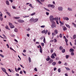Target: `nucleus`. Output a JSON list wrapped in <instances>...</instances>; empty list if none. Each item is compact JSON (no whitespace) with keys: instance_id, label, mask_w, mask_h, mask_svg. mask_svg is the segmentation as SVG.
Here are the masks:
<instances>
[{"instance_id":"nucleus-31","label":"nucleus","mask_w":76,"mask_h":76,"mask_svg":"<svg viewBox=\"0 0 76 76\" xmlns=\"http://www.w3.org/2000/svg\"><path fill=\"white\" fill-rule=\"evenodd\" d=\"M0 56L1 57H2L3 58H4V56L1 54H0Z\"/></svg>"},{"instance_id":"nucleus-46","label":"nucleus","mask_w":76,"mask_h":76,"mask_svg":"<svg viewBox=\"0 0 76 76\" xmlns=\"http://www.w3.org/2000/svg\"><path fill=\"white\" fill-rule=\"evenodd\" d=\"M9 25H10V26H11L12 25V23H9Z\"/></svg>"},{"instance_id":"nucleus-60","label":"nucleus","mask_w":76,"mask_h":76,"mask_svg":"<svg viewBox=\"0 0 76 76\" xmlns=\"http://www.w3.org/2000/svg\"><path fill=\"white\" fill-rule=\"evenodd\" d=\"M56 70H57V68H56V67H55L54 69V71H56Z\"/></svg>"},{"instance_id":"nucleus-63","label":"nucleus","mask_w":76,"mask_h":76,"mask_svg":"<svg viewBox=\"0 0 76 76\" xmlns=\"http://www.w3.org/2000/svg\"><path fill=\"white\" fill-rule=\"evenodd\" d=\"M46 14L47 15H49V12H46Z\"/></svg>"},{"instance_id":"nucleus-27","label":"nucleus","mask_w":76,"mask_h":76,"mask_svg":"<svg viewBox=\"0 0 76 76\" xmlns=\"http://www.w3.org/2000/svg\"><path fill=\"white\" fill-rule=\"evenodd\" d=\"M68 10L69 11H72V8H68Z\"/></svg>"},{"instance_id":"nucleus-53","label":"nucleus","mask_w":76,"mask_h":76,"mask_svg":"<svg viewBox=\"0 0 76 76\" xmlns=\"http://www.w3.org/2000/svg\"><path fill=\"white\" fill-rule=\"evenodd\" d=\"M59 23H60L61 24H62V25H63V24H64L63 23L61 22V21H59Z\"/></svg>"},{"instance_id":"nucleus-28","label":"nucleus","mask_w":76,"mask_h":76,"mask_svg":"<svg viewBox=\"0 0 76 76\" xmlns=\"http://www.w3.org/2000/svg\"><path fill=\"white\" fill-rule=\"evenodd\" d=\"M44 9H45V10H46L47 11H48V12H50V10H49L45 8V7H44Z\"/></svg>"},{"instance_id":"nucleus-42","label":"nucleus","mask_w":76,"mask_h":76,"mask_svg":"<svg viewBox=\"0 0 76 76\" xmlns=\"http://www.w3.org/2000/svg\"><path fill=\"white\" fill-rule=\"evenodd\" d=\"M12 7L13 9H16V7H15V6H12Z\"/></svg>"},{"instance_id":"nucleus-7","label":"nucleus","mask_w":76,"mask_h":76,"mask_svg":"<svg viewBox=\"0 0 76 76\" xmlns=\"http://www.w3.org/2000/svg\"><path fill=\"white\" fill-rule=\"evenodd\" d=\"M64 20H69V19L67 17H64Z\"/></svg>"},{"instance_id":"nucleus-33","label":"nucleus","mask_w":76,"mask_h":76,"mask_svg":"<svg viewBox=\"0 0 76 76\" xmlns=\"http://www.w3.org/2000/svg\"><path fill=\"white\" fill-rule=\"evenodd\" d=\"M74 52H72L71 53V56H74Z\"/></svg>"},{"instance_id":"nucleus-59","label":"nucleus","mask_w":76,"mask_h":76,"mask_svg":"<svg viewBox=\"0 0 76 76\" xmlns=\"http://www.w3.org/2000/svg\"><path fill=\"white\" fill-rule=\"evenodd\" d=\"M56 22L57 24H58H58H59V23H58V20H56Z\"/></svg>"},{"instance_id":"nucleus-14","label":"nucleus","mask_w":76,"mask_h":76,"mask_svg":"<svg viewBox=\"0 0 76 76\" xmlns=\"http://www.w3.org/2000/svg\"><path fill=\"white\" fill-rule=\"evenodd\" d=\"M51 58H53V59H54L55 58V56H54L53 54H52V56H51Z\"/></svg>"},{"instance_id":"nucleus-38","label":"nucleus","mask_w":76,"mask_h":76,"mask_svg":"<svg viewBox=\"0 0 76 76\" xmlns=\"http://www.w3.org/2000/svg\"><path fill=\"white\" fill-rule=\"evenodd\" d=\"M10 49L12 50V51H14V52H15V50H13V49L12 47H10Z\"/></svg>"},{"instance_id":"nucleus-58","label":"nucleus","mask_w":76,"mask_h":76,"mask_svg":"<svg viewBox=\"0 0 76 76\" xmlns=\"http://www.w3.org/2000/svg\"><path fill=\"white\" fill-rule=\"evenodd\" d=\"M36 44H39V42H37L36 43Z\"/></svg>"},{"instance_id":"nucleus-16","label":"nucleus","mask_w":76,"mask_h":76,"mask_svg":"<svg viewBox=\"0 0 76 76\" xmlns=\"http://www.w3.org/2000/svg\"><path fill=\"white\" fill-rule=\"evenodd\" d=\"M52 64L53 65V66H55V65L56 64V62H54L52 63Z\"/></svg>"},{"instance_id":"nucleus-12","label":"nucleus","mask_w":76,"mask_h":76,"mask_svg":"<svg viewBox=\"0 0 76 76\" xmlns=\"http://www.w3.org/2000/svg\"><path fill=\"white\" fill-rule=\"evenodd\" d=\"M53 60L51 59L48 62V63L49 64H51V63H53Z\"/></svg>"},{"instance_id":"nucleus-3","label":"nucleus","mask_w":76,"mask_h":76,"mask_svg":"<svg viewBox=\"0 0 76 76\" xmlns=\"http://www.w3.org/2000/svg\"><path fill=\"white\" fill-rule=\"evenodd\" d=\"M48 7H52L53 9H54L55 7V6L54 5L49 4L48 5Z\"/></svg>"},{"instance_id":"nucleus-19","label":"nucleus","mask_w":76,"mask_h":76,"mask_svg":"<svg viewBox=\"0 0 76 76\" xmlns=\"http://www.w3.org/2000/svg\"><path fill=\"white\" fill-rule=\"evenodd\" d=\"M63 30L64 31H65L66 30H67V28L66 27H64V28H63Z\"/></svg>"},{"instance_id":"nucleus-29","label":"nucleus","mask_w":76,"mask_h":76,"mask_svg":"<svg viewBox=\"0 0 76 76\" xmlns=\"http://www.w3.org/2000/svg\"><path fill=\"white\" fill-rule=\"evenodd\" d=\"M40 52L41 53H42V49H40L39 50Z\"/></svg>"},{"instance_id":"nucleus-24","label":"nucleus","mask_w":76,"mask_h":76,"mask_svg":"<svg viewBox=\"0 0 76 76\" xmlns=\"http://www.w3.org/2000/svg\"><path fill=\"white\" fill-rule=\"evenodd\" d=\"M10 28H15V26L13 25H12L10 26Z\"/></svg>"},{"instance_id":"nucleus-34","label":"nucleus","mask_w":76,"mask_h":76,"mask_svg":"<svg viewBox=\"0 0 76 76\" xmlns=\"http://www.w3.org/2000/svg\"><path fill=\"white\" fill-rule=\"evenodd\" d=\"M57 39H54V42H57Z\"/></svg>"},{"instance_id":"nucleus-44","label":"nucleus","mask_w":76,"mask_h":76,"mask_svg":"<svg viewBox=\"0 0 76 76\" xmlns=\"http://www.w3.org/2000/svg\"><path fill=\"white\" fill-rule=\"evenodd\" d=\"M48 32V30H46V31L45 30V34H47V32Z\"/></svg>"},{"instance_id":"nucleus-41","label":"nucleus","mask_w":76,"mask_h":76,"mask_svg":"<svg viewBox=\"0 0 76 76\" xmlns=\"http://www.w3.org/2000/svg\"><path fill=\"white\" fill-rule=\"evenodd\" d=\"M41 44L42 47H44V43H41Z\"/></svg>"},{"instance_id":"nucleus-1","label":"nucleus","mask_w":76,"mask_h":76,"mask_svg":"<svg viewBox=\"0 0 76 76\" xmlns=\"http://www.w3.org/2000/svg\"><path fill=\"white\" fill-rule=\"evenodd\" d=\"M51 22L52 23L51 25V27L52 28H56V25L55 24V23L54 21H51Z\"/></svg>"},{"instance_id":"nucleus-52","label":"nucleus","mask_w":76,"mask_h":76,"mask_svg":"<svg viewBox=\"0 0 76 76\" xmlns=\"http://www.w3.org/2000/svg\"><path fill=\"white\" fill-rule=\"evenodd\" d=\"M19 70H21V68H20V67H18V69H17V70L18 71H19Z\"/></svg>"},{"instance_id":"nucleus-51","label":"nucleus","mask_w":76,"mask_h":76,"mask_svg":"<svg viewBox=\"0 0 76 76\" xmlns=\"http://www.w3.org/2000/svg\"><path fill=\"white\" fill-rule=\"evenodd\" d=\"M56 60H59V57H56Z\"/></svg>"},{"instance_id":"nucleus-9","label":"nucleus","mask_w":76,"mask_h":76,"mask_svg":"<svg viewBox=\"0 0 76 76\" xmlns=\"http://www.w3.org/2000/svg\"><path fill=\"white\" fill-rule=\"evenodd\" d=\"M58 9L60 11H62L63 10V8L62 7H59L58 8Z\"/></svg>"},{"instance_id":"nucleus-15","label":"nucleus","mask_w":76,"mask_h":76,"mask_svg":"<svg viewBox=\"0 0 76 76\" xmlns=\"http://www.w3.org/2000/svg\"><path fill=\"white\" fill-rule=\"evenodd\" d=\"M54 33L55 34H58V31L57 30H55Z\"/></svg>"},{"instance_id":"nucleus-64","label":"nucleus","mask_w":76,"mask_h":76,"mask_svg":"<svg viewBox=\"0 0 76 76\" xmlns=\"http://www.w3.org/2000/svg\"><path fill=\"white\" fill-rule=\"evenodd\" d=\"M16 76H19V75L18 74H17L16 73L15 75Z\"/></svg>"},{"instance_id":"nucleus-43","label":"nucleus","mask_w":76,"mask_h":76,"mask_svg":"<svg viewBox=\"0 0 76 76\" xmlns=\"http://www.w3.org/2000/svg\"><path fill=\"white\" fill-rule=\"evenodd\" d=\"M0 19L1 21H2L3 20V18H2V17L0 16Z\"/></svg>"},{"instance_id":"nucleus-4","label":"nucleus","mask_w":76,"mask_h":76,"mask_svg":"<svg viewBox=\"0 0 76 76\" xmlns=\"http://www.w3.org/2000/svg\"><path fill=\"white\" fill-rule=\"evenodd\" d=\"M1 69L2 70L3 72H5L6 74H7V75H8V73H7L6 72V69H5L4 68L1 67Z\"/></svg>"},{"instance_id":"nucleus-50","label":"nucleus","mask_w":76,"mask_h":76,"mask_svg":"<svg viewBox=\"0 0 76 76\" xmlns=\"http://www.w3.org/2000/svg\"><path fill=\"white\" fill-rule=\"evenodd\" d=\"M66 58H69V55H66Z\"/></svg>"},{"instance_id":"nucleus-2","label":"nucleus","mask_w":76,"mask_h":76,"mask_svg":"<svg viewBox=\"0 0 76 76\" xmlns=\"http://www.w3.org/2000/svg\"><path fill=\"white\" fill-rule=\"evenodd\" d=\"M50 21L51 22V21H53V20H56V18H53V16L51 15L50 17Z\"/></svg>"},{"instance_id":"nucleus-13","label":"nucleus","mask_w":76,"mask_h":76,"mask_svg":"<svg viewBox=\"0 0 76 76\" xmlns=\"http://www.w3.org/2000/svg\"><path fill=\"white\" fill-rule=\"evenodd\" d=\"M6 4L8 6H9L10 5V4H9V1H6Z\"/></svg>"},{"instance_id":"nucleus-56","label":"nucleus","mask_w":76,"mask_h":76,"mask_svg":"<svg viewBox=\"0 0 76 76\" xmlns=\"http://www.w3.org/2000/svg\"><path fill=\"white\" fill-rule=\"evenodd\" d=\"M58 64H61V61H59L58 62Z\"/></svg>"},{"instance_id":"nucleus-21","label":"nucleus","mask_w":76,"mask_h":76,"mask_svg":"<svg viewBox=\"0 0 76 76\" xmlns=\"http://www.w3.org/2000/svg\"><path fill=\"white\" fill-rule=\"evenodd\" d=\"M65 68H66V70H69V71L70 70V69L68 67H65Z\"/></svg>"},{"instance_id":"nucleus-47","label":"nucleus","mask_w":76,"mask_h":76,"mask_svg":"<svg viewBox=\"0 0 76 76\" xmlns=\"http://www.w3.org/2000/svg\"><path fill=\"white\" fill-rule=\"evenodd\" d=\"M59 37L60 38H62V34H60L59 35Z\"/></svg>"},{"instance_id":"nucleus-45","label":"nucleus","mask_w":76,"mask_h":76,"mask_svg":"<svg viewBox=\"0 0 76 76\" xmlns=\"http://www.w3.org/2000/svg\"><path fill=\"white\" fill-rule=\"evenodd\" d=\"M3 36H4V38H5V39H6V38H7V37H6V36H5V35L4 34H3Z\"/></svg>"},{"instance_id":"nucleus-54","label":"nucleus","mask_w":76,"mask_h":76,"mask_svg":"<svg viewBox=\"0 0 76 76\" xmlns=\"http://www.w3.org/2000/svg\"><path fill=\"white\" fill-rule=\"evenodd\" d=\"M15 19H20V17H15Z\"/></svg>"},{"instance_id":"nucleus-35","label":"nucleus","mask_w":76,"mask_h":76,"mask_svg":"<svg viewBox=\"0 0 76 76\" xmlns=\"http://www.w3.org/2000/svg\"><path fill=\"white\" fill-rule=\"evenodd\" d=\"M35 15V13L34 12L31 14V16H33V15Z\"/></svg>"},{"instance_id":"nucleus-62","label":"nucleus","mask_w":76,"mask_h":76,"mask_svg":"<svg viewBox=\"0 0 76 76\" xmlns=\"http://www.w3.org/2000/svg\"><path fill=\"white\" fill-rule=\"evenodd\" d=\"M30 29H30V28H28V29H26V30H27V31H30Z\"/></svg>"},{"instance_id":"nucleus-40","label":"nucleus","mask_w":76,"mask_h":76,"mask_svg":"<svg viewBox=\"0 0 76 76\" xmlns=\"http://www.w3.org/2000/svg\"><path fill=\"white\" fill-rule=\"evenodd\" d=\"M43 42H44V43H45V42H45V38H44Z\"/></svg>"},{"instance_id":"nucleus-10","label":"nucleus","mask_w":76,"mask_h":76,"mask_svg":"<svg viewBox=\"0 0 76 76\" xmlns=\"http://www.w3.org/2000/svg\"><path fill=\"white\" fill-rule=\"evenodd\" d=\"M37 21H38V18L35 19L33 20L34 22H37Z\"/></svg>"},{"instance_id":"nucleus-18","label":"nucleus","mask_w":76,"mask_h":76,"mask_svg":"<svg viewBox=\"0 0 76 76\" xmlns=\"http://www.w3.org/2000/svg\"><path fill=\"white\" fill-rule=\"evenodd\" d=\"M6 29H8V30H10V29L9 28V27H8V26H5Z\"/></svg>"},{"instance_id":"nucleus-39","label":"nucleus","mask_w":76,"mask_h":76,"mask_svg":"<svg viewBox=\"0 0 76 76\" xmlns=\"http://www.w3.org/2000/svg\"><path fill=\"white\" fill-rule=\"evenodd\" d=\"M72 23V24H73V25H74V26L76 28V24H75V23Z\"/></svg>"},{"instance_id":"nucleus-22","label":"nucleus","mask_w":76,"mask_h":76,"mask_svg":"<svg viewBox=\"0 0 76 76\" xmlns=\"http://www.w3.org/2000/svg\"><path fill=\"white\" fill-rule=\"evenodd\" d=\"M63 49V47H62V46H60L59 47V50H62Z\"/></svg>"},{"instance_id":"nucleus-6","label":"nucleus","mask_w":76,"mask_h":76,"mask_svg":"<svg viewBox=\"0 0 76 76\" xmlns=\"http://www.w3.org/2000/svg\"><path fill=\"white\" fill-rule=\"evenodd\" d=\"M51 60V58H50V56H48L47 58L46 59V61H49Z\"/></svg>"},{"instance_id":"nucleus-61","label":"nucleus","mask_w":76,"mask_h":76,"mask_svg":"<svg viewBox=\"0 0 76 76\" xmlns=\"http://www.w3.org/2000/svg\"><path fill=\"white\" fill-rule=\"evenodd\" d=\"M45 27V26L44 25H43V26H41V28H44Z\"/></svg>"},{"instance_id":"nucleus-25","label":"nucleus","mask_w":76,"mask_h":76,"mask_svg":"<svg viewBox=\"0 0 76 76\" xmlns=\"http://www.w3.org/2000/svg\"><path fill=\"white\" fill-rule=\"evenodd\" d=\"M76 35H74L73 36V39H76Z\"/></svg>"},{"instance_id":"nucleus-49","label":"nucleus","mask_w":76,"mask_h":76,"mask_svg":"<svg viewBox=\"0 0 76 76\" xmlns=\"http://www.w3.org/2000/svg\"><path fill=\"white\" fill-rule=\"evenodd\" d=\"M65 41L66 42H68V40L66 39H65Z\"/></svg>"},{"instance_id":"nucleus-57","label":"nucleus","mask_w":76,"mask_h":76,"mask_svg":"<svg viewBox=\"0 0 76 76\" xmlns=\"http://www.w3.org/2000/svg\"><path fill=\"white\" fill-rule=\"evenodd\" d=\"M44 1H45V0H40V1L41 2H42V3H43Z\"/></svg>"},{"instance_id":"nucleus-32","label":"nucleus","mask_w":76,"mask_h":76,"mask_svg":"<svg viewBox=\"0 0 76 76\" xmlns=\"http://www.w3.org/2000/svg\"><path fill=\"white\" fill-rule=\"evenodd\" d=\"M58 72L59 73H60L61 72V69H60V68H59L58 69Z\"/></svg>"},{"instance_id":"nucleus-48","label":"nucleus","mask_w":76,"mask_h":76,"mask_svg":"<svg viewBox=\"0 0 76 76\" xmlns=\"http://www.w3.org/2000/svg\"><path fill=\"white\" fill-rule=\"evenodd\" d=\"M52 54H53V56H55V57H56L57 56V55H56V53H54Z\"/></svg>"},{"instance_id":"nucleus-20","label":"nucleus","mask_w":76,"mask_h":76,"mask_svg":"<svg viewBox=\"0 0 76 76\" xmlns=\"http://www.w3.org/2000/svg\"><path fill=\"white\" fill-rule=\"evenodd\" d=\"M33 20H34V19H33V18H32L30 20V22H32L33 21Z\"/></svg>"},{"instance_id":"nucleus-26","label":"nucleus","mask_w":76,"mask_h":76,"mask_svg":"<svg viewBox=\"0 0 76 76\" xmlns=\"http://www.w3.org/2000/svg\"><path fill=\"white\" fill-rule=\"evenodd\" d=\"M7 15H9V16H11L10 14V13H9V12H7Z\"/></svg>"},{"instance_id":"nucleus-37","label":"nucleus","mask_w":76,"mask_h":76,"mask_svg":"<svg viewBox=\"0 0 76 76\" xmlns=\"http://www.w3.org/2000/svg\"><path fill=\"white\" fill-rule=\"evenodd\" d=\"M45 30H44L43 31H42V34H44L45 33Z\"/></svg>"},{"instance_id":"nucleus-5","label":"nucleus","mask_w":76,"mask_h":76,"mask_svg":"<svg viewBox=\"0 0 76 76\" xmlns=\"http://www.w3.org/2000/svg\"><path fill=\"white\" fill-rule=\"evenodd\" d=\"M18 22L19 23H23L24 22V20L20 19L18 20Z\"/></svg>"},{"instance_id":"nucleus-17","label":"nucleus","mask_w":76,"mask_h":76,"mask_svg":"<svg viewBox=\"0 0 76 76\" xmlns=\"http://www.w3.org/2000/svg\"><path fill=\"white\" fill-rule=\"evenodd\" d=\"M65 25L66 27H67L68 28H70V26H69V25L66 24H65Z\"/></svg>"},{"instance_id":"nucleus-36","label":"nucleus","mask_w":76,"mask_h":76,"mask_svg":"<svg viewBox=\"0 0 76 76\" xmlns=\"http://www.w3.org/2000/svg\"><path fill=\"white\" fill-rule=\"evenodd\" d=\"M62 53H64L65 52V49H63L62 50Z\"/></svg>"},{"instance_id":"nucleus-23","label":"nucleus","mask_w":76,"mask_h":76,"mask_svg":"<svg viewBox=\"0 0 76 76\" xmlns=\"http://www.w3.org/2000/svg\"><path fill=\"white\" fill-rule=\"evenodd\" d=\"M14 31L15 32H18V29H17V28H15V29H14Z\"/></svg>"},{"instance_id":"nucleus-55","label":"nucleus","mask_w":76,"mask_h":76,"mask_svg":"<svg viewBox=\"0 0 76 76\" xmlns=\"http://www.w3.org/2000/svg\"><path fill=\"white\" fill-rule=\"evenodd\" d=\"M34 70L35 71H36V72H37V71H38V70L37 69V68H35L34 69Z\"/></svg>"},{"instance_id":"nucleus-8","label":"nucleus","mask_w":76,"mask_h":76,"mask_svg":"<svg viewBox=\"0 0 76 76\" xmlns=\"http://www.w3.org/2000/svg\"><path fill=\"white\" fill-rule=\"evenodd\" d=\"M36 0L37 1V2H38V3H39L40 4H41L42 5V4H42V3H41V1H40L39 0Z\"/></svg>"},{"instance_id":"nucleus-11","label":"nucleus","mask_w":76,"mask_h":76,"mask_svg":"<svg viewBox=\"0 0 76 76\" xmlns=\"http://www.w3.org/2000/svg\"><path fill=\"white\" fill-rule=\"evenodd\" d=\"M70 52H74L75 51V50L73 48H71L69 50Z\"/></svg>"},{"instance_id":"nucleus-30","label":"nucleus","mask_w":76,"mask_h":76,"mask_svg":"<svg viewBox=\"0 0 76 76\" xmlns=\"http://www.w3.org/2000/svg\"><path fill=\"white\" fill-rule=\"evenodd\" d=\"M28 60L29 61V62L31 63V58H30V57H29L28 58Z\"/></svg>"}]
</instances>
